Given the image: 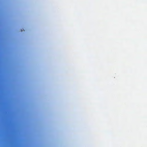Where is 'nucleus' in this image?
I'll return each mask as SVG.
<instances>
[{
	"label": "nucleus",
	"instance_id": "obj_10",
	"mask_svg": "<svg viewBox=\"0 0 147 147\" xmlns=\"http://www.w3.org/2000/svg\"><path fill=\"white\" fill-rule=\"evenodd\" d=\"M0 96H1V95H0Z\"/></svg>",
	"mask_w": 147,
	"mask_h": 147
},
{
	"label": "nucleus",
	"instance_id": "obj_6",
	"mask_svg": "<svg viewBox=\"0 0 147 147\" xmlns=\"http://www.w3.org/2000/svg\"><path fill=\"white\" fill-rule=\"evenodd\" d=\"M0 119H1V117H0Z\"/></svg>",
	"mask_w": 147,
	"mask_h": 147
},
{
	"label": "nucleus",
	"instance_id": "obj_1",
	"mask_svg": "<svg viewBox=\"0 0 147 147\" xmlns=\"http://www.w3.org/2000/svg\"><path fill=\"white\" fill-rule=\"evenodd\" d=\"M0 85H1V83H0Z\"/></svg>",
	"mask_w": 147,
	"mask_h": 147
},
{
	"label": "nucleus",
	"instance_id": "obj_8",
	"mask_svg": "<svg viewBox=\"0 0 147 147\" xmlns=\"http://www.w3.org/2000/svg\"><path fill=\"white\" fill-rule=\"evenodd\" d=\"M0 71H1V70Z\"/></svg>",
	"mask_w": 147,
	"mask_h": 147
},
{
	"label": "nucleus",
	"instance_id": "obj_2",
	"mask_svg": "<svg viewBox=\"0 0 147 147\" xmlns=\"http://www.w3.org/2000/svg\"><path fill=\"white\" fill-rule=\"evenodd\" d=\"M0 85H1V83H0Z\"/></svg>",
	"mask_w": 147,
	"mask_h": 147
},
{
	"label": "nucleus",
	"instance_id": "obj_3",
	"mask_svg": "<svg viewBox=\"0 0 147 147\" xmlns=\"http://www.w3.org/2000/svg\"><path fill=\"white\" fill-rule=\"evenodd\" d=\"M0 85H1V83H0Z\"/></svg>",
	"mask_w": 147,
	"mask_h": 147
},
{
	"label": "nucleus",
	"instance_id": "obj_9",
	"mask_svg": "<svg viewBox=\"0 0 147 147\" xmlns=\"http://www.w3.org/2000/svg\"><path fill=\"white\" fill-rule=\"evenodd\" d=\"M0 79H1V78H0Z\"/></svg>",
	"mask_w": 147,
	"mask_h": 147
},
{
	"label": "nucleus",
	"instance_id": "obj_7",
	"mask_svg": "<svg viewBox=\"0 0 147 147\" xmlns=\"http://www.w3.org/2000/svg\"><path fill=\"white\" fill-rule=\"evenodd\" d=\"M1 109L0 111H1Z\"/></svg>",
	"mask_w": 147,
	"mask_h": 147
},
{
	"label": "nucleus",
	"instance_id": "obj_4",
	"mask_svg": "<svg viewBox=\"0 0 147 147\" xmlns=\"http://www.w3.org/2000/svg\"><path fill=\"white\" fill-rule=\"evenodd\" d=\"M0 119H1V117H0Z\"/></svg>",
	"mask_w": 147,
	"mask_h": 147
},
{
	"label": "nucleus",
	"instance_id": "obj_5",
	"mask_svg": "<svg viewBox=\"0 0 147 147\" xmlns=\"http://www.w3.org/2000/svg\"><path fill=\"white\" fill-rule=\"evenodd\" d=\"M0 119H1V117H0Z\"/></svg>",
	"mask_w": 147,
	"mask_h": 147
}]
</instances>
